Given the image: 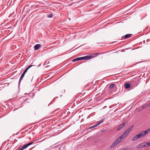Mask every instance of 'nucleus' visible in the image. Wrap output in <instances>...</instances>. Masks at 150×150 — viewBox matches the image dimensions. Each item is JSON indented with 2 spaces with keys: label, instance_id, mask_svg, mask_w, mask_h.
Returning a JSON list of instances; mask_svg holds the SVG:
<instances>
[{
  "label": "nucleus",
  "instance_id": "17",
  "mask_svg": "<svg viewBox=\"0 0 150 150\" xmlns=\"http://www.w3.org/2000/svg\"><path fill=\"white\" fill-rule=\"evenodd\" d=\"M145 145H146V147L150 146V142L147 143L145 142Z\"/></svg>",
  "mask_w": 150,
  "mask_h": 150
},
{
  "label": "nucleus",
  "instance_id": "21",
  "mask_svg": "<svg viewBox=\"0 0 150 150\" xmlns=\"http://www.w3.org/2000/svg\"><path fill=\"white\" fill-rule=\"evenodd\" d=\"M52 16V14H50L49 15L48 17L50 18Z\"/></svg>",
  "mask_w": 150,
  "mask_h": 150
},
{
  "label": "nucleus",
  "instance_id": "8",
  "mask_svg": "<svg viewBox=\"0 0 150 150\" xmlns=\"http://www.w3.org/2000/svg\"><path fill=\"white\" fill-rule=\"evenodd\" d=\"M41 46V45L40 44H37L35 45V50H38L39 49L40 47Z\"/></svg>",
  "mask_w": 150,
  "mask_h": 150
},
{
  "label": "nucleus",
  "instance_id": "11",
  "mask_svg": "<svg viewBox=\"0 0 150 150\" xmlns=\"http://www.w3.org/2000/svg\"><path fill=\"white\" fill-rule=\"evenodd\" d=\"M117 144V142L116 141H115L114 143L110 146V147L111 148H112Z\"/></svg>",
  "mask_w": 150,
  "mask_h": 150
},
{
  "label": "nucleus",
  "instance_id": "22",
  "mask_svg": "<svg viewBox=\"0 0 150 150\" xmlns=\"http://www.w3.org/2000/svg\"><path fill=\"white\" fill-rule=\"evenodd\" d=\"M125 125V124L124 123L123 124H122V125L121 127H124Z\"/></svg>",
  "mask_w": 150,
  "mask_h": 150
},
{
  "label": "nucleus",
  "instance_id": "19",
  "mask_svg": "<svg viewBox=\"0 0 150 150\" xmlns=\"http://www.w3.org/2000/svg\"><path fill=\"white\" fill-rule=\"evenodd\" d=\"M29 100L28 99H25L24 100V102H25V103H29L30 102L29 101H28V100Z\"/></svg>",
  "mask_w": 150,
  "mask_h": 150
},
{
  "label": "nucleus",
  "instance_id": "7",
  "mask_svg": "<svg viewBox=\"0 0 150 150\" xmlns=\"http://www.w3.org/2000/svg\"><path fill=\"white\" fill-rule=\"evenodd\" d=\"M123 138H124L122 137L121 135L115 141H116L117 142V144H118L121 141Z\"/></svg>",
  "mask_w": 150,
  "mask_h": 150
},
{
  "label": "nucleus",
  "instance_id": "6",
  "mask_svg": "<svg viewBox=\"0 0 150 150\" xmlns=\"http://www.w3.org/2000/svg\"><path fill=\"white\" fill-rule=\"evenodd\" d=\"M129 131L127 129L125 132H124L121 135L122 137L124 138L126 136L129 132Z\"/></svg>",
  "mask_w": 150,
  "mask_h": 150
},
{
  "label": "nucleus",
  "instance_id": "18",
  "mask_svg": "<svg viewBox=\"0 0 150 150\" xmlns=\"http://www.w3.org/2000/svg\"><path fill=\"white\" fill-rule=\"evenodd\" d=\"M134 127V125H132L128 129H127L128 130L129 132H130V131Z\"/></svg>",
  "mask_w": 150,
  "mask_h": 150
},
{
  "label": "nucleus",
  "instance_id": "5",
  "mask_svg": "<svg viewBox=\"0 0 150 150\" xmlns=\"http://www.w3.org/2000/svg\"><path fill=\"white\" fill-rule=\"evenodd\" d=\"M146 147L145 145V142H143L140 144L138 145L136 147V149H139Z\"/></svg>",
  "mask_w": 150,
  "mask_h": 150
},
{
  "label": "nucleus",
  "instance_id": "20",
  "mask_svg": "<svg viewBox=\"0 0 150 150\" xmlns=\"http://www.w3.org/2000/svg\"><path fill=\"white\" fill-rule=\"evenodd\" d=\"M144 106H142L141 108L142 109H140V110H142L144 108Z\"/></svg>",
  "mask_w": 150,
  "mask_h": 150
},
{
  "label": "nucleus",
  "instance_id": "24",
  "mask_svg": "<svg viewBox=\"0 0 150 150\" xmlns=\"http://www.w3.org/2000/svg\"><path fill=\"white\" fill-rule=\"evenodd\" d=\"M90 101H91V100H89V101H88V102H89Z\"/></svg>",
  "mask_w": 150,
  "mask_h": 150
},
{
  "label": "nucleus",
  "instance_id": "4",
  "mask_svg": "<svg viewBox=\"0 0 150 150\" xmlns=\"http://www.w3.org/2000/svg\"><path fill=\"white\" fill-rule=\"evenodd\" d=\"M33 142H31L29 143H28L26 144H25V145L23 146H22V147L20 148L18 150H23L24 149H25L27 148L29 146L32 144H33Z\"/></svg>",
  "mask_w": 150,
  "mask_h": 150
},
{
  "label": "nucleus",
  "instance_id": "3",
  "mask_svg": "<svg viewBox=\"0 0 150 150\" xmlns=\"http://www.w3.org/2000/svg\"><path fill=\"white\" fill-rule=\"evenodd\" d=\"M105 120V118L102 119L100 121H98V123H97L96 124L89 127V128L91 129L97 127L100 124L102 123Z\"/></svg>",
  "mask_w": 150,
  "mask_h": 150
},
{
  "label": "nucleus",
  "instance_id": "12",
  "mask_svg": "<svg viewBox=\"0 0 150 150\" xmlns=\"http://www.w3.org/2000/svg\"><path fill=\"white\" fill-rule=\"evenodd\" d=\"M34 65H30V66H28V67H27V68L23 72V73H24V74H25L26 72H27L28 70L31 67H32V66H34Z\"/></svg>",
  "mask_w": 150,
  "mask_h": 150
},
{
  "label": "nucleus",
  "instance_id": "9",
  "mask_svg": "<svg viewBox=\"0 0 150 150\" xmlns=\"http://www.w3.org/2000/svg\"><path fill=\"white\" fill-rule=\"evenodd\" d=\"M140 138L139 134H137V135H135L132 139V141H135V140Z\"/></svg>",
  "mask_w": 150,
  "mask_h": 150
},
{
  "label": "nucleus",
  "instance_id": "13",
  "mask_svg": "<svg viewBox=\"0 0 150 150\" xmlns=\"http://www.w3.org/2000/svg\"><path fill=\"white\" fill-rule=\"evenodd\" d=\"M125 88H128L130 87V85L128 83H125L124 84Z\"/></svg>",
  "mask_w": 150,
  "mask_h": 150
},
{
  "label": "nucleus",
  "instance_id": "15",
  "mask_svg": "<svg viewBox=\"0 0 150 150\" xmlns=\"http://www.w3.org/2000/svg\"><path fill=\"white\" fill-rule=\"evenodd\" d=\"M25 74L23 73L22 74V75L20 78V79H19V83H20L21 79H22L24 77Z\"/></svg>",
  "mask_w": 150,
  "mask_h": 150
},
{
  "label": "nucleus",
  "instance_id": "1",
  "mask_svg": "<svg viewBox=\"0 0 150 150\" xmlns=\"http://www.w3.org/2000/svg\"><path fill=\"white\" fill-rule=\"evenodd\" d=\"M93 58V56H87L83 57H81L77 58L74 59L72 60V62H75L81 60H88Z\"/></svg>",
  "mask_w": 150,
  "mask_h": 150
},
{
  "label": "nucleus",
  "instance_id": "23",
  "mask_svg": "<svg viewBox=\"0 0 150 150\" xmlns=\"http://www.w3.org/2000/svg\"><path fill=\"white\" fill-rule=\"evenodd\" d=\"M40 65H39L38 66V67H40Z\"/></svg>",
  "mask_w": 150,
  "mask_h": 150
},
{
  "label": "nucleus",
  "instance_id": "14",
  "mask_svg": "<svg viewBox=\"0 0 150 150\" xmlns=\"http://www.w3.org/2000/svg\"><path fill=\"white\" fill-rule=\"evenodd\" d=\"M132 35L130 34H127L125 36L124 38L126 39L130 38L131 36Z\"/></svg>",
  "mask_w": 150,
  "mask_h": 150
},
{
  "label": "nucleus",
  "instance_id": "2",
  "mask_svg": "<svg viewBox=\"0 0 150 150\" xmlns=\"http://www.w3.org/2000/svg\"><path fill=\"white\" fill-rule=\"evenodd\" d=\"M150 130V129L149 128L145 131H142L140 132L139 134V135L140 138H141L145 136L147 133H148Z\"/></svg>",
  "mask_w": 150,
  "mask_h": 150
},
{
  "label": "nucleus",
  "instance_id": "16",
  "mask_svg": "<svg viewBox=\"0 0 150 150\" xmlns=\"http://www.w3.org/2000/svg\"><path fill=\"white\" fill-rule=\"evenodd\" d=\"M115 86V84L114 83H112L109 86L108 88L110 89H112L114 88V86Z\"/></svg>",
  "mask_w": 150,
  "mask_h": 150
},
{
  "label": "nucleus",
  "instance_id": "10",
  "mask_svg": "<svg viewBox=\"0 0 150 150\" xmlns=\"http://www.w3.org/2000/svg\"><path fill=\"white\" fill-rule=\"evenodd\" d=\"M140 138L139 134H137V135H135L132 139V141H135V140Z\"/></svg>",
  "mask_w": 150,
  "mask_h": 150
}]
</instances>
